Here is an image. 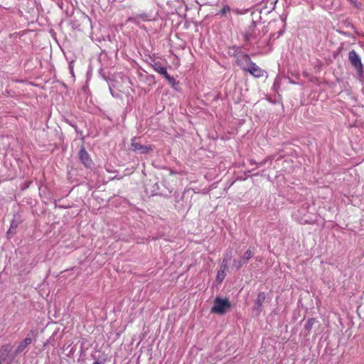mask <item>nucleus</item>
I'll list each match as a JSON object with an SVG mask.
<instances>
[{
    "label": "nucleus",
    "mask_w": 364,
    "mask_h": 364,
    "mask_svg": "<svg viewBox=\"0 0 364 364\" xmlns=\"http://www.w3.org/2000/svg\"><path fill=\"white\" fill-rule=\"evenodd\" d=\"M104 363V361L102 360H97L95 362H94L93 364H103Z\"/></svg>",
    "instance_id": "obj_17"
},
{
    "label": "nucleus",
    "mask_w": 364,
    "mask_h": 364,
    "mask_svg": "<svg viewBox=\"0 0 364 364\" xmlns=\"http://www.w3.org/2000/svg\"><path fill=\"white\" fill-rule=\"evenodd\" d=\"M348 59L351 65L356 69L358 73L360 75L363 73V65L361 63L360 58L358 56L357 53L352 50L350 51L348 55Z\"/></svg>",
    "instance_id": "obj_3"
},
{
    "label": "nucleus",
    "mask_w": 364,
    "mask_h": 364,
    "mask_svg": "<svg viewBox=\"0 0 364 364\" xmlns=\"http://www.w3.org/2000/svg\"><path fill=\"white\" fill-rule=\"evenodd\" d=\"M227 269H228V267H227V259H223V262H222V264H221V266H220V269L218 272L217 277H216V280L219 283H221L223 281V279H225V277L226 276L225 272H226Z\"/></svg>",
    "instance_id": "obj_10"
},
{
    "label": "nucleus",
    "mask_w": 364,
    "mask_h": 364,
    "mask_svg": "<svg viewBox=\"0 0 364 364\" xmlns=\"http://www.w3.org/2000/svg\"><path fill=\"white\" fill-rule=\"evenodd\" d=\"M152 67L156 72H157L159 75L164 76L170 84H174V78L168 74L166 68L162 66L159 62L154 63L152 65Z\"/></svg>",
    "instance_id": "obj_4"
},
{
    "label": "nucleus",
    "mask_w": 364,
    "mask_h": 364,
    "mask_svg": "<svg viewBox=\"0 0 364 364\" xmlns=\"http://www.w3.org/2000/svg\"><path fill=\"white\" fill-rule=\"evenodd\" d=\"M31 341H32V339L31 338H28V337L26 338L25 340H24V341H26V342Z\"/></svg>",
    "instance_id": "obj_18"
},
{
    "label": "nucleus",
    "mask_w": 364,
    "mask_h": 364,
    "mask_svg": "<svg viewBox=\"0 0 364 364\" xmlns=\"http://www.w3.org/2000/svg\"><path fill=\"white\" fill-rule=\"evenodd\" d=\"M252 62V61L250 56L247 54L240 53L237 56V63L238 65L245 71Z\"/></svg>",
    "instance_id": "obj_6"
},
{
    "label": "nucleus",
    "mask_w": 364,
    "mask_h": 364,
    "mask_svg": "<svg viewBox=\"0 0 364 364\" xmlns=\"http://www.w3.org/2000/svg\"><path fill=\"white\" fill-rule=\"evenodd\" d=\"M266 299V295L264 292H260L255 300V310L259 314L262 311V306Z\"/></svg>",
    "instance_id": "obj_11"
},
{
    "label": "nucleus",
    "mask_w": 364,
    "mask_h": 364,
    "mask_svg": "<svg viewBox=\"0 0 364 364\" xmlns=\"http://www.w3.org/2000/svg\"><path fill=\"white\" fill-rule=\"evenodd\" d=\"M323 328L314 318H309L306 321L303 330L306 341H321L323 338Z\"/></svg>",
    "instance_id": "obj_1"
},
{
    "label": "nucleus",
    "mask_w": 364,
    "mask_h": 364,
    "mask_svg": "<svg viewBox=\"0 0 364 364\" xmlns=\"http://www.w3.org/2000/svg\"><path fill=\"white\" fill-rule=\"evenodd\" d=\"M253 256V252L251 249H248L245 253L244 256L239 259H234L233 267L236 269H239L243 264L247 262V261Z\"/></svg>",
    "instance_id": "obj_5"
},
{
    "label": "nucleus",
    "mask_w": 364,
    "mask_h": 364,
    "mask_svg": "<svg viewBox=\"0 0 364 364\" xmlns=\"http://www.w3.org/2000/svg\"><path fill=\"white\" fill-rule=\"evenodd\" d=\"M231 258H232V250H230L229 252H228L226 254V255L225 256V257L223 259H227V265L228 264V262L231 259Z\"/></svg>",
    "instance_id": "obj_15"
},
{
    "label": "nucleus",
    "mask_w": 364,
    "mask_h": 364,
    "mask_svg": "<svg viewBox=\"0 0 364 364\" xmlns=\"http://www.w3.org/2000/svg\"><path fill=\"white\" fill-rule=\"evenodd\" d=\"M16 226H17V225H16V224H14V222H12V223H11V227H10V228H9V231H8V233H9V234H13V233H14V232H13V229L16 228Z\"/></svg>",
    "instance_id": "obj_16"
},
{
    "label": "nucleus",
    "mask_w": 364,
    "mask_h": 364,
    "mask_svg": "<svg viewBox=\"0 0 364 364\" xmlns=\"http://www.w3.org/2000/svg\"><path fill=\"white\" fill-rule=\"evenodd\" d=\"M79 156L82 163L87 167H90L92 164V160L85 148L82 147L79 151Z\"/></svg>",
    "instance_id": "obj_9"
},
{
    "label": "nucleus",
    "mask_w": 364,
    "mask_h": 364,
    "mask_svg": "<svg viewBox=\"0 0 364 364\" xmlns=\"http://www.w3.org/2000/svg\"><path fill=\"white\" fill-rule=\"evenodd\" d=\"M8 347L9 346H4V350L0 351V364H2L6 358L10 356V351L8 350Z\"/></svg>",
    "instance_id": "obj_12"
},
{
    "label": "nucleus",
    "mask_w": 364,
    "mask_h": 364,
    "mask_svg": "<svg viewBox=\"0 0 364 364\" xmlns=\"http://www.w3.org/2000/svg\"><path fill=\"white\" fill-rule=\"evenodd\" d=\"M230 303L228 299L216 297L214 300V304L211 308L210 311L214 314H224L230 309Z\"/></svg>",
    "instance_id": "obj_2"
},
{
    "label": "nucleus",
    "mask_w": 364,
    "mask_h": 364,
    "mask_svg": "<svg viewBox=\"0 0 364 364\" xmlns=\"http://www.w3.org/2000/svg\"><path fill=\"white\" fill-rule=\"evenodd\" d=\"M131 148L134 151H139L142 154L147 153L151 149L150 146H143L135 140H132Z\"/></svg>",
    "instance_id": "obj_8"
},
{
    "label": "nucleus",
    "mask_w": 364,
    "mask_h": 364,
    "mask_svg": "<svg viewBox=\"0 0 364 364\" xmlns=\"http://www.w3.org/2000/svg\"><path fill=\"white\" fill-rule=\"evenodd\" d=\"M230 11V7L228 6H225L223 9L220 11V14L222 16H225L227 13Z\"/></svg>",
    "instance_id": "obj_13"
},
{
    "label": "nucleus",
    "mask_w": 364,
    "mask_h": 364,
    "mask_svg": "<svg viewBox=\"0 0 364 364\" xmlns=\"http://www.w3.org/2000/svg\"><path fill=\"white\" fill-rule=\"evenodd\" d=\"M255 77H261L264 75V71L257 65L255 63L252 62L246 70Z\"/></svg>",
    "instance_id": "obj_7"
},
{
    "label": "nucleus",
    "mask_w": 364,
    "mask_h": 364,
    "mask_svg": "<svg viewBox=\"0 0 364 364\" xmlns=\"http://www.w3.org/2000/svg\"><path fill=\"white\" fill-rule=\"evenodd\" d=\"M141 18L143 21H146V20H148L147 16H146V14H141V15H139V16H136V22H139V20H140Z\"/></svg>",
    "instance_id": "obj_14"
}]
</instances>
